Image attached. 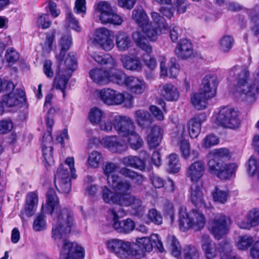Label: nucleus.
Segmentation results:
<instances>
[{
  "instance_id": "51",
  "label": "nucleus",
  "mask_w": 259,
  "mask_h": 259,
  "mask_svg": "<svg viewBox=\"0 0 259 259\" xmlns=\"http://www.w3.org/2000/svg\"><path fill=\"white\" fill-rule=\"evenodd\" d=\"M253 240L252 237L244 235L239 236L236 246L239 250H246L248 249L253 243Z\"/></svg>"
},
{
  "instance_id": "42",
  "label": "nucleus",
  "mask_w": 259,
  "mask_h": 259,
  "mask_svg": "<svg viewBox=\"0 0 259 259\" xmlns=\"http://www.w3.org/2000/svg\"><path fill=\"white\" fill-rule=\"evenodd\" d=\"M132 17L140 27L149 22L148 16L142 8L134 10L133 11Z\"/></svg>"
},
{
  "instance_id": "11",
  "label": "nucleus",
  "mask_w": 259,
  "mask_h": 259,
  "mask_svg": "<svg viewBox=\"0 0 259 259\" xmlns=\"http://www.w3.org/2000/svg\"><path fill=\"white\" fill-rule=\"evenodd\" d=\"M186 128L184 124H179L177 126V131L172 136L173 144L180 147V151L185 159H188L190 156V145L188 140L185 139Z\"/></svg>"
},
{
  "instance_id": "56",
  "label": "nucleus",
  "mask_w": 259,
  "mask_h": 259,
  "mask_svg": "<svg viewBox=\"0 0 259 259\" xmlns=\"http://www.w3.org/2000/svg\"><path fill=\"white\" fill-rule=\"evenodd\" d=\"M47 226V223L45 215L42 213L38 215L33 221V229L35 231H41L45 230Z\"/></svg>"
},
{
  "instance_id": "41",
  "label": "nucleus",
  "mask_w": 259,
  "mask_h": 259,
  "mask_svg": "<svg viewBox=\"0 0 259 259\" xmlns=\"http://www.w3.org/2000/svg\"><path fill=\"white\" fill-rule=\"evenodd\" d=\"M151 17L153 22L156 25V27L161 33H166L168 28V24L166 23L165 19L161 16L158 13L153 12L151 13Z\"/></svg>"
},
{
  "instance_id": "61",
  "label": "nucleus",
  "mask_w": 259,
  "mask_h": 259,
  "mask_svg": "<svg viewBox=\"0 0 259 259\" xmlns=\"http://www.w3.org/2000/svg\"><path fill=\"white\" fill-rule=\"evenodd\" d=\"M55 31L53 30L51 34H48L46 41L42 47V50L45 52L49 53L52 50V45L55 39Z\"/></svg>"
},
{
  "instance_id": "9",
  "label": "nucleus",
  "mask_w": 259,
  "mask_h": 259,
  "mask_svg": "<svg viewBox=\"0 0 259 259\" xmlns=\"http://www.w3.org/2000/svg\"><path fill=\"white\" fill-rule=\"evenodd\" d=\"M216 122L225 128H235L240 123L238 112L232 108H222L216 118Z\"/></svg>"
},
{
  "instance_id": "62",
  "label": "nucleus",
  "mask_w": 259,
  "mask_h": 259,
  "mask_svg": "<svg viewBox=\"0 0 259 259\" xmlns=\"http://www.w3.org/2000/svg\"><path fill=\"white\" fill-rule=\"evenodd\" d=\"M163 212L165 217L169 219L172 224L175 220V209L173 204L169 202H166L164 205Z\"/></svg>"
},
{
  "instance_id": "28",
  "label": "nucleus",
  "mask_w": 259,
  "mask_h": 259,
  "mask_svg": "<svg viewBox=\"0 0 259 259\" xmlns=\"http://www.w3.org/2000/svg\"><path fill=\"white\" fill-rule=\"evenodd\" d=\"M111 66L112 67L107 70V84L109 82H112L120 85L123 84L127 76H126L121 70L116 68V62L115 66L113 65Z\"/></svg>"
},
{
  "instance_id": "53",
  "label": "nucleus",
  "mask_w": 259,
  "mask_h": 259,
  "mask_svg": "<svg viewBox=\"0 0 259 259\" xmlns=\"http://www.w3.org/2000/svg\"><path fill=\"white\" fill-rule=\"evenodd\" d=\"M104 112L97 107L92 108L89 113V119L93 123H99L104 117Z\"/></svg>"
},
{
  "instance_id": "34",
  "label": "nucleus",
  "mask_w": 259,
  "mask_h": 259,
  "mask_svg": "<svg viewBox=\"0 0 259 259\" xmlns=\"http://www.w3.org/2000/svg\"><path fill=\"white\" fill-rule=\"evenodd\" d=\"M115 43L118 50L124 52L130 47L131 40L127 33L123 31H119L116 35Z\"/></svg>"
},
{
  "instance_id": "39",
  "label": "nucleus",
  "mask_w": 259,
  "mask_h": 259,
  "mask_svg": "<svg viewBox=\"0 0 259 259\" xmlns=\"http://www.w3.org/2000/svg\"><path fill=\"white\" fill-rule=\"evenodd\" d=\"M72 45V38L69 34H66L61 37L59 40V46L61 48L60 53L57 55L56 58L60 61H62L66 52Z\"/></svg>"
},
{
  "instance_id": "15",
  "label": "nucleus",
  "mask_w": 259,
  "mask_h": 259,
  "mask_svg": "<svg viewBox=\"0 0 259 259\" xmlns=\"http://www.w3.org/2000/svg\"><path fill=\"white\" fill-rule=\"evenodd\" d=\"M102 101L108 105H119L124 101V95L110 88L104 89L100 92Z\"/></svg>"
},
{
  "instance_id": "10",
  "label": "nucleus",
  "mask_w": 259,
  "mask_h": 259,
  "mask_svg": "<svg viewBox=\"0 0 259 259\" xmlns=\"http://www.w3.org/2000/svg\"><path fill=\"white\" fill-rule=\"evenodd\" d=\"M109 212L113 216V227L118 232L128 234L135 228V223L131 219H126L121 221H118L120 217H123L125 214L122 208H120L118 211L113 208L110 209Z\"/></svg>"
},
{
  "instance_id": "36",
  "label": "nucleus",
  "mask_w": 259,
  "mask_h": 259,
  "mask_svg": "<svg viewBox=\"0 0 259 259\" xmlns=\"http://www.w3.org/2000/svg\"><path fill=\"white\" fill-rule=\"evenodd\" d=\"M206 97L205 95L201 91L198 93H195L191 95V102L195 108L198 110H202L207 106V101L210 99Z\"/></svg>"
},
{
  "instance_id": "49",
  "label": "nucleus",
  "mask_w": 259,
  "mask_h": 259,
  "mask_svg": "<svg viewBox=\"0 0 259 259\" xmlns=\"http://www.w3.org/2000/svg\"><path fill=\"white\" fill-rule=\"evenodd\" d=\"M184 259H199V253L197 249L193 246L187 245L183 251Z\"/></svg>"
},
{
  "instance_id": "2",
  "label": "nucleus",
  "mask_w": 259,
  "mask_h": 259,
  "mask_svg": "<svg viewBox=\"0 0 259 259\" xmlns=\"http://www.w3.org/2000/svg\"><path fill=\"white\" fill-rule=\"evenodd\" d=\"M100 128L107 132L111 131L114 128L119 136L127 138L133 149H138L143 145V141L136 132V126L132 119L128 116L115 115L111 120L101 122Z\"/></svg>"
},
{
  "instance_id": "45",
  "label": "nucleus",
  "mask_w": 259,
  "mask_h": 259,
  "mask_svg": "<svg viewBox=\"0 0 259 259\" xmlns=\"http://www.w3.org/2000/svg\"><path fill=\"white\" fill-rule=\"evenodd\" d=\"M103 160V157L98 151H93L88 155V163L93 168L98 167Z\"/></svg>"
},
{
  "instance_id": "18",
  "label": "nucleus",
  "mask_w": 259,
  "mask_h": 259,
  "mask_svg": "<svg viewBox=\"0 0 259 259\" xmlns=\"http://www.w3.org/2000/svg\"><path fill=\"white\" fill-rule=\"evenodd\" d=\"M53 148L52 137L50 132L44 135L42 141V153L44 162L45 164L51 165L54 163Z\"/></svg>"
},
{
  "instance_id": "46",
  "label": "nucleus",
  "mask_w": 259,
  "mask_h": 259,
  "mask_svg": "<svg viewBox=\"0 0 259 259\" xmlns=\"http://www.w3.org/2000/svg\"><path fill=\"white\" fill-rule=\"evenodd\" d=\"M212 196L214 201L224 204L227 201L229 194L228 191L215 187L212 192Z\"/></svg>"
},
{
  "instance_id": "55",
  "label": "nucleus",
  "mask_w": 259,
  "mask_h": 259,
  "mask_svg": "<svg viewBox=\"0 0 259 259\" xmlns=\"http://www.w3.org/2000/svg\"><path fill=\"white\" fill-rule=\"evenodd\" d=\"M104 174L107 177V182L108 183V179L110 177L113 176H118L114 172L118 169V165L116 163L113 162H106L102 167Z\"/></svg>"
},
{
  "instance_id": "44",
  "label": "nucleus",
  "mask_w": 259,
  "mask_h": 259,
  "mask_svg": "<svg viewBox=\"0 0 259 259\" xmlns=\"http://www.w3.org/2000/svg\"><path fill=\"white\" fill-rule=\"evenodd\" d=\"M138 248H141L143 251L150 252L154 248V244L152 240V235L150 238L142 237L136 239Z\"/></svg>"
},
{
  "instance_id": "48",
  "label": "nucleus",
  "mask_w": 259,
  "mask_h": 259,
  "mask_svg": "<svg viewBox=\"0 0 259 259\" xmlns=\"http://www.w3.org/2000/svg\"><path fill=\"white\" fill-rule=\"evenodd\" d=\"M167 241L170 245L171 254L176 257H179L181 254V247L178 240L174 236L169 235Z\"/></svg>"
},
{
  "instance_id": "59",
  "label": "nucleus",
  "mask_w": 259,
  "mask_h": 259,
  "mask_svg": "<svg viewBox=\"0 0 259 259\" xmlns=\"http://www.w3.org/2000/svg\"><path fill=\"white\" fill-rule=\"evenodd\" d=\"M64 64L69 70H74L77 66L75 55L74 53H69L65 59Z\"/></svg>"
},
{
  "instance_id": "23",
  "label": "nucleus",
  "mask_w": 259,
  "mask_h": 259,
  "mask_svg": "<svg viewBox=\"0 0 259 259\" xmlns=\"http://www.w3.org/2000/svg\"><path fill=\"white\" fill-rule=\"evenodd\" d=\"M202 248L205 257L208 259H214L218 254V246L213 243L207 234H203L201 238Z\"/></svg>"
},
{
  "instance_id": "19",
  "label": "nucleus",
  "mask_w": 259,
  "mask_h": 259,
  "mask_svg": "<svg viewBox=\"0 0 259 259\" xmlns=\"http://www.w3.org/2000/svg\"><path fill=\"white\" fill-rule=\"evenodd\" d=\"M205 169L204 162L202 160H197L188 167L186 176L193 183L198 182L203 176Z\"/></svg>"
},
{
  "instance_id": "21",
  "label": "nucleus",
  "mask_w": 259,
  "mask_h": 259,
  "mask_svg": "<svg viewBox=\"0 0 259 259\" xmlns=\"http://www.w3.org/2000/svg\"><path fill=\"white\" fill-rule=\"evenodd\" d=\"M124 84L131 93L136 95L142 94L147 88L144 80L133 76H127Z\"/></svg>"
},
{
  "instance_id": "25",
  "label": "nucleus",
  "mask_w": 259,
  "mask_h": 259,
  "mask_svg": "<svg viewBox=\"0 0 259 259\" xmlns=\"http://www.w3.org/2000/svg\"><path fill=\"white\" fill-rule=\"evenodd\" d=\"M158 91L160 95L168 101H177L180 96L177 88L170 83L160 85Z\"/></svg>"
},
{
  "instance_id": "31",
  "label": "nucleus",
  "mask_w": 259,
  "mask_h": 259,
  "mask_svg": "<svg viewBox=\"0 0 259 259\" xmlns=\"http://www.w3.org/2000/svg\"><path fill=\"white\" fill-rule=\"evenodd\" d=\"M163 135L162 130L158 126H153L147 136V142L150 148H155L159 145Z\"/></svg>"
},
{
  "instance_id": "52",
  "label": "nucleus",
  "mask_w": 259,
  "mask_h": 259,
  "mask_svg": "<svg viewBox=\"0 0 259 259\" xmlns=\"http://www.w3.org/2000/svg\"><path fill=\"white\" fill-rule=\"evenodd\" d=\"M168 167L172 172H178L180 169V163L177 154L172 153L169 155Z\"/></svg>"
},
{
  "instance_id": "35",
  "label": "nucleus",
  "mask_w": 259,
  "mask_h": 259,
  "mask_svg": "<svg viewBox=\"0 0 259 259\" xmlns=\"http://www.w3.org/2000/svg\"><path fill=\"white\" fill-rule=\"evenodd\" d=\"M135 118L138 124L143 128L148 126L153 121L150 114L143 110H138L135 113Z\"/></svg>"
},
{
  "instance_id": "24",
  "label": "nucleus",
  "mask_w": 259,
  "mask_h": 259,
  "mask_svg": "<svg viewBox=\"0 0 259 259\" xmlns=\"http://www.w3.org/2000/svg\"><path fill=\"white\" fill-rule=\"evenodd\" d=\"M190 198L196 207H205L201 185L198 182H194L191 186Z\"/></svg>"
},
{
  "instance_id": "13",
  "label": "nucleus",
  "mask_w": 259,
  "mask_h": 259,
  "mask_svg": "<svg viewBox=\"0 0 259 259\" xmlns=\"http://www.w3.org/2000/svg\"><path fill=\"white\" fill-rule=\"evenodd\" d=\"M111 36V32L110 30L106 28H100L97 29L95 32L94 40L102 49L109 51L114 46Z\"/></svg>"
},
{
  "instance_id": "40",
  "label": "nucleus",
  "mask_w": 259,
  "mask_h": 259,
  "mask_svg": "<svg viewBox=\"0 0 259 259\" xmlns=\"http://www.w3.org/2000/svg\"><path fill=\"white\" fill-rule=\"evenodd\" d=\"M190 216L192 220L193 228L198 230L203 228L205 221L204 217L202 213L193 210L190 213Z\"/></svg>"
},
{
  "instance_id": "26",
  "label": "nucleus",
  "mask_w": 259,
  "mask_h": 259,
  "mask_svg": "<svg viewBox=\"0 0 259 259\" xmlns=\"http://www.w3.org/2000/svg\"><path fill=\"white\" fill-rule=\"evenodd\" d=\"M117 252V256L121 259H127L130 256L136 255L138 254V245L134 242H130L121 240V245Z\"/></svg>"
},
{
  "instance_id": "47",
  "label": "nucleus",
  "mask_w": 259,
  "mask_h": 259,
  "mask_svg": "<svg viewBox=\"0 0 259 259\" xmlns=\"http://www.w3.org/2000/svg\"><path fill=\"white\" fill-rule=\"evenodd\" d=\"M234 43L233 38L230 35L223 36L220 40V49L224 53L229 52Z\"/></svg>"
},
{
  "instance_id": "50",
  "label": "nucleus",
  "mask_w": 259,
  "mask_h": 259,
  "mask_svg": "<svg viewBox=\"0 0 259 259\" xmlns=\"http://www.w3.org/2000/svg\"><path fill=\"white\" fill-rule=\"evenodd\" d=\"M93 59L97 63L103 64H110L115 65V61L110 55H101L97 53H94L92 55Z\"/></svg>"
},
{
  "instance_id": "29",
  "label": "nucleus",
  "mask_w": 259,
  "mask_h": 259,
  "mask_svg": "<svg viewBox=\"0 0 259 259\" xmlns=\"http://www.w3.org/2000/svg\"><path fill=\"white\" fill-rule=\"evenodd\" d=\"M220 259H237V255L233 245L227 241H223L218 245Z\"/></svg>"
},
{
  "instance_id": "1",
  "label": "nucleus",
  "mask_w": 259,
  "mask_h": 259,
  "mask_svg": "<svg viewBox=\"0 0 259 259\" xmlns=\"http://www.w3.org/2000/svg\"><path fill=\"white\" fill-rule=\"evenodd\" d=\"M47 196L45 211L52 218V237L55 240L63 239L60 259H83L84 256L83 248L76 242L64 239L74 224L72 214L68 209L59 207V199L53 189L48 190Z\"/></svg>"
},
{
  "instance_id": "3",
  "label": "nucleus",
  "mask_w": 259,
  "mask_h": 259,
  "mask_svg": "<svg viewBox=\"0 0 259 259\" xmlns=\"http://www.w3.org/2000/svg\"><path fill=\"white\" fill-rule=\"evenodd\" d=\"M230 75L235 76L237 79L236 93L238 99L251 103L255 101V95L258 93L253 80L249 79V72L239 66H235L230 70Z\"/></svg>"
},
{
  "instance_id": "32",
  "label": "nucleus",
  "mask_w": 259,
  "mask_h": 259,
  "mask_svg": "<svg viewBox=\"0 0 259 259\" xmlns=\"http://www.w3.org/2000/svg\"><path fill=\"white\" fill-rule=\"evenodd\" d=\"M101 189L102 198L105 203L121 205V201L116 191H112L106 186H102Z\"/></svg>"
},
{
  "instance_id": "17",
  "label": "nucleus",
  "mask_w": 259,
  "mask_h": 259,
  "mask_svg": "<svg viewBox=\"0 0 259 259\" xmlns=\"http://www.w3.org/2000/svg\"><path fill=\"white\" fill-rule=\"evenodd\" d=\"M120 206H130L131 213L137 217H142L145 211V207L143 204L142 200L139 197L132 195L121 202Z\"/></svg>"
},
{
  "instance_id": "12",
  "label": "nucleus",
  "mask_w": 259,
  "mask_h": 259,
  "mask_svg": "<svg viewBox=\"0 0 259 259\" xmlns=\"http://www.w3.org/2000/svg\"><path fill=\"white\" fill-rule=\"evenodd\" d=\"M209 229L216 239H221L228 231L226 217L222 214L216 215L209 222Z\"/></svg>"
},
{
  "instance_id": "54",
  "label": "nucleus",
  "mask_w": 259,
  "mask_h": 259,
  "mask_svg": "<svg viewBox=\"0 0 259 259\" xmlns=\"http://www.w3.org/2000/svg\"><path fill=\"white\" fill-rule=\"evenodd\" d=\"M219 142V138L216 135L209 134L203 139L202 146L205 149H208L217 145Z\"/></svg>"
},
{
  "instance_id": "60",
  "label": "nucleus",
  "mask_w": 259,
  "mask_h": 259,
  "mask_svg": "<svg viewBox=\"0 0 259 259\" xmlns=\"http://www.w3.org/2000/svg\"><path fill=\"white\" fill-rule=\"evenodd\" d=\"M69 76H56L54 81V86L57 89L61 90L64 94V90L68 83Z\"/></svg>"
},
{
  "instance_id": "43",
  "label": "nucleus",
  "mask_w": 259,
  "mask_h": 259,
  "mask_svg": "<svg viewBox=\"0 0 259 259\" xmlns=\"http://www.w3.org/2000/svg\"><path fill=\"white\" fill-rule=\"evenodd\" d=\"M38 202L37 195L33 192L29 193L26 198L25 210L26 213L31 215Z\"/></svg>"
},
{
  "instance_id": "30",
  "label": "nucleus",
  "mask_w": 259,
  "mask_h": 259,
  "mask_svg": "<svg viewBox=\"0 0 259 259\" xmlns=\"http://www.w3.org/2000/svg\"><path fill=\"white\" fill-rule=\"evenodd\" d=\"M238 165L234 162H224L217 177L221 180H231L235 177Z\"/></svg>"
},
{
  "instance_id": "57",
  "label": "nucleus",
  "mask_w": 259,
  "mask_h": 259,
  "mask_svg": "<svg viewBox=\"0 0 259 259\" xmlns=\"http://www.w3.org/2000/svg\"><path fill=\"white\" fill-rule=\"evenodd\" d=\"M147 37L151 41H155L157 38V31L149 22L141 27Z\"/></svg>"
},
{
  "instance_id": "7",
  "label": "nucleus",
  "mask_w": 259,
  "mask_h": 259,
  "mask_svg": "<svg viewBox=\"0 0 259 259\" xmlns=\"http://www.w3.org/2000/svg\"><path fill=\"white\" fill-rule=\"evenodd\" d=\"M208 170L210 173L217 176L225 162L224 160H229L231 155L229 150L225 148L215 149L210 151L207 155Z\"/></svg>"
},
{
  "instance_id": "22",
  "label": "nucleus",
  "mask_w": 259,
  "mask_h": 259,
  "mask_svg": "<svg viewBox=\"0 0 259 259\" xmlns=\"http://www.w3.org/2000/svg\"><path fill=\"white\" fill-rule=\"evenodd\" d=\"M206 120L204 114H200L192 118L187 123L190 136L196 138L201 132V123Z\"/></svg>"
},
{
  "instance_id": "4",
  "label": "nucleus",
  "mask_w": 259,
  "mask_h": 259,
  "mask_svg": "<svg viewBox=\"0 0 259 259\" xmlns=\"http://www.w3.org/2000/svg\"><path fill=\"white\" fill-rule=\"evenodd\" d=\"M66 166L69 168L72 177L76 178L74 158L72 157H68L66 159L64 164H61L59 165L55 176L54 182L59 192L68 193L71 189V184L69 172Z\"/></svg>"
},
{
  "instance_id": "64",
  "label": "nucleus",
  "mask_w": 259,
  "mask_h": 259,
  "mask_svg": "<svg viewBox=\"0 0 259 259\" xmlns=\"http://www.w3.org/2000/svg\"><path fill=\"white\" fill-rule=\"evenodd\" d=\"M148 219L156 225H160L162 223V217L159 212L155 209H150L148 213Z\"/></svg>"
},
{
  "instance_id": "27",
  "label": "nucleus",
  "mask_w": 259,
  "mask_h": 259,
  "mask_svg": "<svg viewBox=\"0 0 259 259\" xmlns=\"http://www.w3.org/2000/svg\"><path fill=\"white\" fill-rule=\"evenodd\" d=\"M120 60L123 67L128 70L140 72L143 68L142 63L138 57H131L127 55H121Z\"/></svg>"
},
{
  "instance_id": "20",
  "label": "nucleus",
  "mask_w": 259,
  "mask_h": 259,
  "mask_svg": "<svg viewBox=\"0 0 259 259\" xmlns=\"http://www.w3.org/2000/svg\"><path fill=\"white\" fill-rule=\"evenodd\" d=\"M193 47L191 42L186 38L181 39L175 49V54L180 59L187 60L193 55Z\"/></svg>"
},
{
  "instance_id": "14",
  "label": "nucleus",
  "mask_w": 259,
  "mask_h": 259,
  "mask_svg": "<svg viewBox=\"0 0 259 259\" xmlns=\"http://www.w3.org/2000/svg\"><path fill=\"white\" fill-rule=\"evenodd\" d=\"M101 144L113 153H122L127 149L126 144L116 136L104 137L101 140Z\"/></svg>"
},
{
  "instance_id": "6",
  "label": "nucleus",
  "mask_w": 259,
  "mask_h": 259,
  "mask_svg": "<svg viewBox=\"0 0 259 259\" xmlns=\"http://www.w3.org/2000/svg\"><path fill=\"white\" fill-rule=\"evenodd\" d=\"M95 11L99 14V18L102 24L119 25L123 21L121 17L117 14L107 2L101 1L97 3L95 5Z\"/></svg>"
},
{
  "instance_id": "5",
  "label": "nucleus",
  "mask_w": 259,
  "mask_h": 259,
  "mask_svg": "<svg viewBox=\"0 0 259 259\" xmlns=\"http://www.w3.org/2000/svg\"><path fill=\"white\" fill-rule=\"evenodd\" d=\"M121 162L126 167H122L120 169V174L124 177L129 178L135 183L138 184H142L143 182V176L126 167H130L141 171H144L146 167L144 160L137 156L128 155L123 157L121 160Z\"/></svg>"
},
{
  "instance_id": "37",
  "label": "nucleus",
  "mask_w": 259,
  "mask_h": 259,
  "mask_svg": "<svg viewBox=\"0 0 259 259\" xmlns=\"http://www.w3.org/2000/svg\"><path fill=\"white\" fill-rule=\"evenodd\" d=\"M25 95V93L21 90H17L15 93H8L6 95L3 99V101L9 107H13L19 103V98H22Z\"/></svg>"
},
{
  "instance_id": "33",
  "label": "nucleus",
  "mask_w": 259,
  "mask_h": 259,
  "mask_svg": "<svg viewBox=\"0 0 259 259\" xmlns=\"http://www.w3.org/2000/svg\"><path fill=\"white\" fill-rule=\"evenodd\" d=\"M179 222L180 229L183 232L187 231L191 228H193L190 213L187 212L185 207H182L179 209Z\"/></svg>"
},
{
  "instance_id": "8",
  "label": "nucleus",
  "mask_w": 259,
  "mask_h": 259,
  "mask_svg": "<svg viewBox=\"0 0 259 259\" xmlns=\"http://www.w3.org/2000/svg\"><path fill=\"white\" fill-rule=\"evenodd\" d=\"M108 185L116 191L121 202L131 195L132 186L131 182L126 180H121L119 176L110 177L108 179Z\"/></svg>"
},
{
  "instance_id": "63",
  "label": "nucleus",
  "mask_w": 259,
  "mask_h": 259,
  "mask_svg": "<svg viewBox=\"0 0 259 259\" xmlns=\"http://www.w3.org/2000/svg\"><path fill=\"white\" fill-rule=\"evenodd\" d=\"M247 220L252 227L257 226L259 224V210L254 208L250 210L247 215Z\"/></svg>"
},
{
  "instance_id": "58",
  "label": "nucleus",
  "mask_w": 259,
  "mask_h": 259,
  "mask_svg": "<svg viewBox=\"0 0 259 259\" xmlns=\"http://www.w3.org/2000/svg\"><path fill=\"white\" fill-rule=\"evenodd\" d=\"M142 59L145 65L150 70H153L157 66L155 58L151 55L143 54L142 55Z\"/></svg>"
},
{
  "instance_id": "16",
  "label": "nucleus",
  "mask_w": 259,
  "mask_h": 259,
  "mask_svg": "<svg viewBox=\"0 0 259 259\" xmlns=\"http://www.w3.org/2000/svg\"><path fill=\"white\" fill-rule=\"evenodd\" d=\"M218 85L217 76L207 75L202 79L200 90L206 97L211 99L215 96Z\"/></svg>"
},
{
  "instance_id": "38",
  "label": "nucleus",
  "mask_w": 259,
  "mask_h": 259,
  "mask_svg": "<svg viewBox=\"0 0 259 259\" xmlns=\"http://www.w3.org/2000/svg\"><path fill=\"white\" fill-rule=\"evenodd\" d=\"M107 70L101 68H95L90 72V76L93 81L99 84H107Z\"/></svg>"
}]
</instances>
